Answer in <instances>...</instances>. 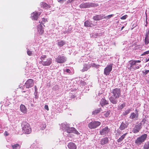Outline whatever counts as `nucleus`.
I'll list each match as a JSON object with an SVG mask.
<instances>
[{
  "label": "nucleus",
  "instance_id": "nucleus-1",
  "mask_svg": "<svg viewBox=\"0 0 149 149\" xmlns=\"http://www.w3.org/2000/svg\"><path fill=\"white\" fill-rule=\"evenodd\" d=\"M111 95L109 97V100L112 104H116L118 102L117 99L120 96V90L117 88L113 89L111 91Z\"/></svg>",
  "mask_w": 149,
  "mask_h": 149
},
{
  "label": "nucleus",
  "instance_id": "nucleus-2",
  "mask_svg": "<svg viewBox=\"0 0 149 149\" xmlns=\"http://www.w3.org/2000/svg\"><path fill=\"white\" fill-rule=\"evenodd\" d=\"M141 62V61L140 60H131L129 61V63L127 65L128 69L131 71L139 69L140 68V66L137 63Z\"/></svg>",
  "mask_w": 149,
  "mask_h": 149
},
{
  "label": "nucleus",
  "instance_id": "nucleus-3",
  "mask_svg": "<svg viewBox=\"0 0 149 149\" xmlns=\"http://www.w3.org/2000/svg\"><path fill=\"white\" fill-rule=\"evenodd\" d=\"M41 61L40 63L43 66H49L52 63V59L51 58H47L46 55H42L40 57Z\"/></svg>",
  "mask_w": 149,
  "mask_h": 149
},
{
  "label": "nucleus",
  "instance_id": "nucleus-4",
  "mask_svg": "<svg viewBox=\"0 0 149 149\" xmlns=\"http://www.w3.org/2000/svg\"><path fill=\"white\" fill-rule=\"evenodd\" d=\"M23 132L25 134H29L31 131V129L29 123L24 121L22 124Z\"/></svg>",
  "mask_w": 149,
  "mask_h": 149
},
{
  "label": "nucleus",
  "instance_id": "nucleus-5",
  "mask_svg": "<svg viewBox=\"0 0 149 149\" xmlns=\"http://www.w3.org/2000/svg\"><path fill=\"white\" fill-rule=\"evenodd\" d=\"M147 136L146 134H144L140 137H138L135 141V143L138 145H141L146 140Z\"/></svg>",
  "mask_w": 149,
  "mask_h": 149
},
{
  "label": "nucleus",
  "instance_id": "nucleus-6",
  "mask_svg": "<svg viewBox=\"0 0 149 149\" xmlns=\"http://www.w3.org/2000/svg\"><path fill=\"white\" fill-rule=\"evenodd\" d=\"M66 61V58L64 56L59 55L55 58V61L57 63H63Z\"/></svg>",
  "mask_w": 149,
  "mask_h": 149
},
{
  "label": "nucleus",
  "instance_id": "nucleus-7",
  "mask_svg": "<svg viewBox=\"0 0 149 149\" xmlns=\"http://www.w3.org/2000/svg\"><path fill=\"white\" fill-rule=\"evenodd\" d=\"M101 123L99 121H93L91 122L88 124V127L91 129H95L100 126Z\"/></svg>",
  "mask_w": 149,
  "mask_h": 149
},
{
  "label": "nucleus",
  "instance_id": "nucleus-8",
  "mask_svg": "<svg viewBox=\"0 0 149 149\" xmlns=\"http://www.w3.org/2000/svg\"><path fill=\"white\" fill-rule=\"evenodd\" d=\"M113 64L111 63L107 65L104 68V74L106 75H109L110 72L112 70Z\"/></svg>",
  "mask_w": 149,
  "mask_h": 149
},
{
  "label": "nucleus",
  "instance_id": "nucleus-9",
  "mask_svg": "<svg viewBox=\"0 0 149 149\" xmlns=\"http://www.w3.org/2000/svg\"><path fill=\"white\" fill-rule=\"evenodd\" d=\"M141 123H140L136 125L133 128L132 132L134 133H137L139 132L141 128Z\"/></svg>",
  "mask_w": 149,
  "mask_h": 149
},
{
  "label": "nucleus",
  "instance_id": "nucleus-10",
  "mask_svg": "<svg viewBox=\"0 0 149 149\" xmlns=\"http://www.w3.org/2000/svg\"><path fill=\"white\" fill-rule=\"evenodd\" d=\"M25 84L26 88H31L34 84L33 80L31 79H29L26 81Z\"/></svg>",
  "mask_w": 149,
  "mask_h": 149
},
{
  "label": "nucleus",
  "instance_id": "nucleus-11",
  "mask_svg": "<svg viewBox=\"0 0 149 149\" xmlns=\"http://www.w3.org/2000/svg\"><path fill=\"white\" fill-rule=\"evenodd\" d=\"M109 131V129L107 126L106 127L100 131V134L101 135L105 136Z\"/></svg>",
  "mask_w": 149,
  "mask_h": 149
},
{
  "label": "nucleus",
  "instance_id": "nucleus-12",
  "mask_svg": "<svg viewBox=\"0 0 149 149\" xmlns=\"http://www.w3.org/2000/svg\"><path fill=\"white\" fill-rule=\"evenodd\" d=\"M104 16L105 15H96L94 16L93 18L95 21H99L104 19H105L106 17Z\"/></svg>",
  "mask_w": 149,
  "mask_h": 149
},
{
  "label": "nucleus",
  "instance_id": "nucleus-13",
  "mask_svg": "<svg viewBox=\"0 0 149 149\" xmlns=\"http://www.w3.org/2000/svg\"><path fill=\"white\" fill-rule=\"evenodd\" d=\"M67 132L68 133H73L76 134H79L78 132L74 127H68L66 129Z\"/></svg>",
  "mask_w": 149,
  "mask_h": 149
},
{
  "label": "nucleus",
  "instance_id": "nucleus-14",
  "mask_svg": "<svg viewBox=\"0 0 149 149\" xmlns=\"http://www.w3.org/2000/svg\"><path fill=\"white\" fill-rule=\"evenodd\" d=\"M40 14V13L38 12H33L32 14L31 17L32 19L35 20H37Z\"/></svg>",
  "mask_w": 149,
  "mask_h": 149
},
{
  "label": "nucleus",
  "instance_id": "nucleus-15",
  "mask_svg": "<svg viewBox=\"0 0 149 149\" xmlns=\"http://www.w3.org/2000/svg\"><path fill=\"white\" fill-rule=\"evenodd\" d=\"M139 114L138 112L135 113L134 112L132 113L130 116V119L134 120H137L138 118Z\"/></svg>",
  "mask_w": 149,
  "mask_h": 149
},
{
  "label": "nucleus",
  "instance_id": "nucleus-16",
  "mask_svg": "<svg viewBox=\"0 0 149 149\" xmlns=\"http://www.w3.org/2000/svg\"><path fill=\"white\" fill-rule=\"evenodd\" d=\"M111 113V111L110 110L105 111L103 112L102 114L103 116H102L104 118L109 117L110 116V115Z\"/></svg>",
  "mask_w": 149,
  "mask_h": 149
},
{
  "label": "nucleus",
  "instance_id": "nucleus-17",
  "mask_svg": "<svg viewBox=\"0 0 149 149\" xmlns=\"http://www.w3.org/2000/svg\"><path fill=\"white\" fill-rule=\"evenodd\" d=\"M38 31L40 35H42L44 33V30L42 24L38 25Z\"/></svg>",
  "mask_w": 149,
  "mask_h": 149
},
{
  "label": "nucleus",
  "instance_id": "nucleus-18",
  "mask_svg": "<svg viewBox=\"0 0 149 149\" xmlns=\"http://www.w3.org/2000/svg\"><path fill=\"white\" fill-rule=\"evenodd\" d=\"M100 103L102 107H103L105 105L108 104H109L108 101H107L104 97L102 98Z\"/></svg>",
  "mask_w": 149,
  "mask_h": 149
},
{
  "label": "nucleus",
  "instance_id": "nucleus-19",
  "mask_svg": "<svg viewBox=\"0 0 149 149\" xmlns=\"http://www.w3.org/2000/svg\"><path fill=\"white\" fill-rule=\"evenodd\" d=\"M68 148L70 149H76L77 146L75 143L70 142L68 145Z\"/></svg>",
  "mask_w": 149,
  "mask_h": 149
},
{
  "label": "nucleus",
  "instance_id": "nucleus-20",
  "mask_svg": "<svg viewBox=\"0 0 149 149\" xmlns=\"http://www.w3.org/2000/svg\"><path fill=\"white\" fill-rule=\"evenodd\" d=\"M40 6L41 8L45 9H48L51 8V6L45 2H41L40 3Z\"/></svg>",
  "mask_w": 149,
  "mask_h": 149
},
{
  "label": "nucleus",
  "instance_id": "nucleus-21",
  "mask_svg": "<svg viewBox=\"0 0 149 149\" xmlns=\"http://www.w3.org/2000/svg\"><path fill=\"white\" fill-rule=\"evenodd\" d=\"M109 141L107 137H105L102 139L100 141V144L102 145H103L108 143Z\"/></svg>",
  "mask_w": 149,
  "mask_h": 149
},
{
  "label": "nucleus",
  "instance_id": "nucleus-22",
  "mask_svg": "<svg viewBox=\"0 0 149 149\" xmlns=\"http://www.w3.org/2000/svg\"><path fill=\"white\" fill-rule=\"evenodd\" d=\"M91 67V65L90 64H85L84 65L83 68L82 70V71L84 72L86 71Z\"/></svg>",
  "mask_w": 149,
  "mask_h": 149
},
{
  "label": "nucleus",
  "instance_id": "nucleus-23",
  "mask_svg": "<svg viewBox=\"0 0 149 149\" xmlns=\"http://www.w3.org/2000/svg\"><path fill=\"white\" fill-rule=\"evenodd\" d=\"M20 109L22 112L25 113L27 111V109L26 107L23 104H21L20 106Z\"/></svg>",
  "mask_w": 149,
  "mask_h": 149
},
{
  "label": "nucleus",
  "instance_id": "nucleus-24",
  "mask_svg": "<svg viewBox=\"0 0 149 149\" xmlns=\"http://www.w3.org/2000/svg\"><path fill=\"white\" fill-rule=\"evenodd\" d=\"M89 3H83L81 4L80 5L79 7L82 8H89Z\"/></svg>",
  "mask_w": 149,
  "mask_h": 149
},
{
  "label": "nucleus",
  "instance_id": "nucleus-25",
  "mask_svg": "<svg viewBox=\"0 0 149 149\" xmlns=\"http://www.w3.org/2000/svg\"><path fill=\"white\" fill-rule=\"evenodd\" d=\"M93 24L88 20H86L84 22V26L87 27H91Z\"/></svg>",
  "mask_w": 149,
  "mask_h": 149
},
{
  "label": "nucleus",
  "instance_id": "nucleus-26",
  "mask_svg": "<svg viewBox=\"0 0 149 149\" xmlns=\"http://www.w3.org/2000/svg\"><path fill=\"white\" fill-rule=\"evenodd\" d=\"M127 125L126 124L123 122L121 124L119 128L120 130H123L127 128Z\"/></svg>",
  "mask_w": 149,
  "mask_h": 149
},
{
  "label": "nucleus",
  "instance_id": "nucleus-27",
  "mask_svg": "<svg viewBox=\"0 0 149 149\" xmlns=\"http://www.w3.org/2000/svg\"><path fill=\"white\" fill-rule=\"evenodd\" d=\"M127 134V133H126L122 135L117 140V141L119 143L120 142L122 141L124 139V138L125 137V136Z\"/></svg>",
  "mask_w": 149,
  "mask_h": 149
},
{
  "label": "nucleus",
  "instance_id": "nucleus-28",
  "mask_svg": "<svg viewBox=\"0 0 149 149\" xmlns=\"http://www.w3.org/2000/svg\"><path fill=\"white\" fill-rule=\"evenodd\" d=\"M102 111V109L101 108L96 109L93 111L92 114L94 115L98 113H100Z\"/></svg>",
  "mask_w": 149,
  "mask_h": 149
},
{
  "label": "nucleus",
  "instance_id": "nucleus-29",
  "mask_svg": "<svg viewBox=\"0 0 149 149\" xmlns=\"http://www.w3.org/2000/svg\"><path fill=\"white\" fill-rule=\"evenodd\" d=\"M57 44L60 47H62L65 44V42L63 40H61L58 42Z\"/></svg>",
  "mask_w": 149,
  "mask_h": 149
},
{
  "label": "nucleus",
  "instance_id": "nucleus-30",
  "mask_svg": "<svg viewBox=\"0 0 149 149\" xmlns=\"http://www.w3.org/2000/svg\"><path fill=\"white\" fill-rule=\"evenodd\" d=\"M89 8L90 7H97L98 6V4L97 3H89Z\"/></svg>",
  "mask_w": 149,
  "mask_h": 149
},
{
  "label": "nucleus",
  "instance_id": "nucleus-31",
  "mask_svg": "<svg viewBox=\"0 0 149 149\" xmlns=\"http://www.w3.org/2000/svg\"><path fill=\"white\" fill-rule=\"evenodd\" d=\"M149 149V141L147 143L144 144L143 149Z\"/></svg>",
  "mask_w": 149,
  "mask_h": 149
},
{
  "label": "nucleus",
  "instance_id": "nucleus-32",
  "mask_svg": "<svg viewBox=\"0 0 149 149\" xmlns=\"http://www.w3.org/2000/svg\"><path fill=\"white\" fill-rule=\"evenodd\" d=\"M13 149H17V148H20L21 146L18 144L17 143L15 145H12Z\"/></svg>",
  "mask_w": 149,
  "mask_h": 149
},
{
  "label": "nucleus",
  "instance_id": "nucleus-33",
  "mask_svg": "<svg viewBox=\"0 0 149 149\" xmlns=\"http://www.w3.org/2000/svg\"><path fill=\"white\" fill-rule=\"evenodd\" d=\"M131 110L130 109H128L126 110L124 112H123V116H125L127 114H128L131 111Z\"/></svg>",
  "mask_w": 149,
  "mask_h": 149
},
{
  "label": "nucleus",
  "instance_id": "nucleus-34",
  "mask_svg": "<svg viewBox=\"0 0 149 149\" xmlns=\"http://www.w3.org/2000/svg\"><path fill=\"white\" fill-rule=\"evenodd\" d=\"M91 67L92 66L93 67H95L96 68H98L100 66L99 65H96L94 63H93L90 64Z\"/></svg>",
  "mask_w": 149,
  "mask_h": 149
},
{
  "label": "nucleus",
  "instance_id": "nucleus-35",
  "mask_svg": "<svg viewBox=\"0 0 149 149\" xmlns=\"http://www.w3.org/2000/svg\"><path fill=\"white\" fill-rule=\"evenodd\" d=\"M148 38L146 37L144 39L145 44L146 45H148L149 43V39Z\"/></svg>",
  "mask_w": 149,
  "mask_h": 149
},
{
  "label": "nucleus",
  "instance_id": "nucleus-36",
  "mask_svg": "<svg viewBox=\"0 0 149 149\" xmlns=\"http://www.w3.org/2000/svg\"><path fill=\"white\" fill-rule=\"evenodd\" d=\"M47 19H45L44 18H43L42 19V20L41 21V22H40L39 23L41 24H44L45 23V22H47Z\"/></svg>",
  "mask_w": 149,
  "mask_h": 149
},
{
  "label": "nucleus",
  "instance_id": "nucleus-37",
  "mask_svg": "<svg viewBox=\"0 0 149 149\" xmlns=\"http://www.w3.org/2000/svg\"><path fill=\"white\" fill-rule=\"evenodd\" d=\"M27 54L29 56H31L32 54V51H30L29 49H28L27 50Z\"/></svg>",
  "mask_w": 149,
  "mask_h": 149
},
{
  "label": "nucleus",
  "instance_id": "nucleus-38",
  "mask_svg": "<svg viewBox=\"0 0 149 149\" xmlns=\"http://www.w3.org/2000/svg\"><path fill=\"white\" fill-rule=\"evenodd\" d=\"M41 129L42 130L45 129L46 127V125L45 124V123H43L41 125Z\"/></svg>",
  "mask_w": 149,
  "mask_h": 149
},
{
  "label": "nucleus",
  "instance_id": "nucleus-39",
  "mask_svg": "<svg viewBox=\"0 0 149 149\" xmlns=\"http://www.w3.org/2000/svg\"><path fill=\"white\" fill-rule=\"evenodd\" d=\"M149 54V50L144 52V53H143L141 55V56H143L144 55H146V54Z\"/></svg>",
  "mask_w": 149,
  "mask_h": 149
},
{
  "label": "nucleus",
  "instance_id": "nucleus-40",
  "mask_svg": "<svg viewBox=\"0 0 149 149\" xmlns=\"http://www.w3.org/2000/svg\"><path fill=\"white\" fill-rule=\"evenodd\" d=\"M149 72V70H146L145 71H142L143 73L145 75L147 74Z\"/></svg>",
  "mask_w": 149,
  "mask_h": 149
},
{
  "label": "nucleus",
  "instance_id": "nucleus-41",
  "mask_svg": "<svg viewBox=\"0 0 149 149\" xmlns=\"http://www.w3.org/2000/svg\"><path fill=\"white\" fill-rule=\"evenodd\" d=\"M127 16H128L127 15H125L121 17H120V19H125L127 17Z\"/></svg>",
  "mask_w": 149,
  "mask_h": 149
},
{
  "label": "nucleus",
  "instance_id": "nucleus-42",
  "mask_svg": "<svg viewBox=\"0 0 149 149\" xmlns=\"http://www.w3.org/2000/svg\"><path fill=\"white\" fill-rule=\"evenodd\" d=\"M113 15L111 14L110 15H107V16L105 17L106 18H107L108 19H109L111 17L113 16Z\"/></svg>",
  "mask_w": 149,
  "mask_h": 149
},
{
  "label": "nucleus",
  "instance_id": "nucleus-43",
  "mask_svg": "<svg viewBox=\"0 0 149 149\" xmlns=\"http://www.w3.org/2000/svg\"><path fill=\"white\" fill-rule=\"evenodd\" d=\"M125 106V103H123L120 105V107L121 108V109H122Z\"/></svg>",
  "mask_w": 149,
  "mask_h": 149
},
{
  "label": "nucleus",
  "instance_id": "nucleus-44",
  "mask_svg": "<svg viewBox=\"0 0 149 149\" xmlns=\"http://www.w3.org/2000/svg\"><path fill=\"white\" fill-rule=\"evenodd\" d=\"M149 28L148 29V31L146 33V37H149Z\"/></svg>",
  "mask_w": 149,
  "mask_h": 149
},
{
  "label": "nucleus",
  "instance_id": "nucleus-45",
  "mask_svg": "<svg viewBox=\"0 0 149 149\" xmlns=\"http://www.w3.org/2000/svg\"><path fill=\"white\" fill-rule=\"evenodd\" d=\"M45 109H46L47 111H48L49 110V109L48 108V106L47 105H46L44 107Z\"/></svg>",
  "mask_w": 149,
  "mask_h": 149
},
{
  "label": "nucleus",
  "instance_id": "nucleus-46",
  "mask_svg": "<svg viewBox=\"0 0 149 149\" xmlns=\"http://www.w3.org/2000/svg\"><path fill=\"white\" fill-rule=\"evenodd\" d=\"M64 1H65L64 0H58V1L61 4H63V3Z\"/></svg>",
  "mask_w": 149,
  "mask_h": 149
},
{
  "label": "nucleus",
  "instance_id": "nucleus-47",
  "mask_svg": "<svg viewBox=\"0 0 149 149\" xmlns=\"http://www.w3.org/2000/svg\"><path fill=\"white\" fill-rule=\"evenodd\" d=\"M66 71L68 72V73H70L71 72V71L69 69H67L66 70Z\"/></svg>",
  "mask_w": 149,
  "mask_h": 149
},
{
  "label": "nucleus",
  "instance_id": "nucleus-48",
  "mask_svg": "<svg viewBox=\"0 0 149 149\" xmlns=\"http://www.w3.org/2000/svg\"><path fill=\"white\" fill-rule=\"evenodd\" d=\"M4 135L6 136H8L9 135V134L6 131L4 133Z\"/></svg>",
  "mask_w": 149,
  "mask_h": 149
},
{
  "label": "nucleus",
  "instance_id": "nucleus-49",
  "mask_svg": "<svg viewBox=\"0 0 149 149\" xmlns=\"http://www.w3.org/2000/svg\"><path fill=\"white\" fill-rule=\"evenodd\" d=\"M38 89L37 88V86H35V90L36 92H37Z\"/></svg>",
  "mask_w": 149,
  "mask_h": 149
},
{
  "label": "nucleus",
  "instance_id": "nucleus-50",
  "mask_svg": "<svg viewBox=\"0 0 149 149\" xmlns=\"http://www.w3.org/2000/svg\"><path fill=\"white\" fill-rule=\"evenodd\" d=\"M149 61V58L148 59H146V62H147Z\"/></svg>",
  "mask_w": 149,
  "mask_h": 149
},
{
  "label": "nucleus",
  "instance_id": "nucleus-51",
  "mask_svg": "<svg viewBox=\"0 0 149 149\" xmlns=\"http://www.w3.org/2000/svg\"><path fill=\"white\" fill-rule=\"evenodd\" d=\"M73 0H69L67 1V3L71 2Z\"/></svg>",
  "mask_w": 149,
  "mask_h": 149
},
{
  "label": "nucleus",
  "instance_id": "nucleus-52",
  "mask_svg": "<svg viewBox=\"0 0 149 149\" xmlns=\"http://www.w3.org/2000/svg\"><path fill=\"white\" fill-rule=\"evenodd\" d=\"M124 28V26H122V27L121 28V30H122L123 29V28Z\"/></svg>",
  "mask_w": 149,
  "mask_h": 149
},
{
  "label": "nucleus",
  "instance_id": "nucleus-53",
  "mask_svg": "<svg viewBox=\"0 0 149 149\" xmlns=\"http://www.w3.org/2000/svg\"><path fill=\"white\" fill-rule=\"evenodd\" d=\"M135 111L136 112V113L138 112V111L136 109H135Z\"/></svg>",
  "mask_w": 149,
  "mask_h": 149
},
{
  "label": "nucleus",
  "instance_id": "nucleus-54",
  "mask_svg": "<svg viewBox=\"0 0 149 149\" xmlns=\"http://www.w3.org/2000/svg\"><path fill=\"white\" fill-rule=\"evenodd\" d=\"M148 65L147 66H149V62L148 63Z\"/></svg>",
  "mask_w": 149,
  "mask_h": 149
},
{
  "label": "nucleus",
  "instance_id": "nucleus-55",
  "mask_svg": "<svg viewBox=\"0 0 149 149\" xmlns=\"http://www.w3.org/2000/svg\"><path fill=\"white\" fill-rule=\"evenodd\" d=\"M37 97H36V96H35V97L36 98H37Z\"/></svg>",
  "mask_w": 149,
  "mask_h": 149
}]
</instances>
